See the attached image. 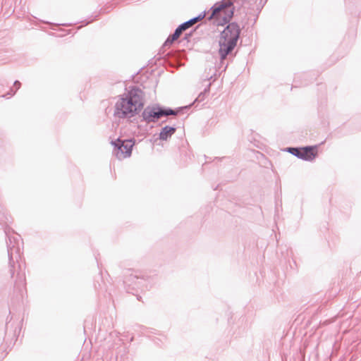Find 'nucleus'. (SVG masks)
<instances>
[{
  "label": "nucleus",
  "mask_w": 361,
  "mask_h": 361,
  "mask_svg": "<svg viewBox=\"0 0 361 361\" xmlns=\"http://www.w3.org/2000/svg\"><path fill=\"white\" fill-rule=\"evenodd\" d=\"M144 106V94L138 88H132L116 104V114L119 117H132Z\"/></svg>",
  "instance_id": "f257e3e1"
},
{
  "label": "nucleus",
  "mask_w": 361,
  "mask_h": 361,
  "mask_svg": "<svg viewBox=\"0 0 361 361\" xmlns=\"http://www.w3.org/2000/svg\"><path fill=\"white\" fill-rule=\"evenodd\" d=\"M239 33V27L234 23L229 24L221 32L219 39V54L221 59H225L236 45Z\"/></svg>",
  "instance_id": "f03ea898"
},
{
  "label": "nucleus",
  "mask_w": 361,
  "mask_h": 361,
  "mask_svg": "<svg viewBox=\"0 0 361 361\" xmlns=\"http://www.w3.org/2000/svg\"><path fill=\"white\" fill-rule=\"evenodd\" d=\"M233 14V8L231 2H219L212 7V12L209 19L216 25H224L229 22Z\"/></svg>",
  "instance_id": "7ed1b4c3"
},
{
  "label": "nucleus",
  "mask_w": 361,
  "mask_h": 361,
  "mask_svg": "<svg viewBox=\"0 0 361 361\" xmlns=\"http://www.w3.org/2000/svg\"><path fill=\"white\" fill-rule=\"evenodd\" d=\"M114 146V152L118 159H123L131 155L134 142L131 140H121L117 139L111 142Z\"/></svg>",
  "instance_id": "20e7f679"
},
{
  "label": "nucleus",
  "mask_w": 361,
  "mask_h": 361,
  "mask_svg": "<svg viewBox=\"0 0 361 361\" xmlns=\"http://www.w3.org/2000/svg\"><path fill=\"white\" fill-rule=\"evenodd\" d=\"M173 114H175V111L173 110H162L159 107L147 108L142 114L144 118L149 122L159 119L163 116Z\"/></svg>",
  "instance_id": "39448f33"
},
{
  "label": "nucleus",
  "mask_w": 361,
  "mask_h": 361,
  "mask_svg": "<svg viewBox=\"0 0 361 361\" xmlns=\"http://www.w3.org/2000/svg\"><path fill=\"white\" fill-rule=\"evenodd\" d=\"M317 145L306 146L304 147H301V154H300V159L305 161L313 160L317 154Z\"/></svg>",
  "instance_id": "423d86ee"
},
{
  "label": "nucleus",
  "mask_w": 361,
  "mask_h": 361,
  "mask_svg": "<svg viewBox=\"0 0 361 361\" xmlns=\"http://www.w3.org/2000/svg\"><path fill=\"white\" fill-rule=\"evenodd\" d=\"M204 17V15L202 16L200 15L197 18H194L180 25V27L184 31L187 30L188 28L192 27L193 25H195L196 23H197L199 20H202Z\"/></svg>",
  "instance_id": "0eeeda50"
},
{
  "label": "nucleus",
  "mask_w": 361,
  "mask_h": 361,
  "mask_svg": "<svg viewBox=\"0 0 361 361\" xmlns=\"http://www.w3.org/2000/svg\"><path fill=\"white\" fill-rule=\"evenodd\" d=\"M204 17V15L202 16L200 15L197 18H194L180 25V27L184 31L187 30L188 28L192 27L193 25H195L196 23H197L199 20H202Z\"/></svg>",
  "instance_id": "6e6552de"
},
{
  "label": "nucleus",
  "mask_w": 361,
  "mask_h": 361,
  "mask_svg": "<svg viewBox=\"0 0 361 361\" xmlns=\"http://www.w3.org/2000/svg\"><path fill=\"white\" fill-rule=\"evenodd\" d=\"M175 128L169 126L164 127L159 134V137L161 140H166L169 136L173 134Z\"/></svg>",
  "instance_id": "1a4fd4ad"
},
{
  "label": "nucleus",
  "mask_w": 361,
  "mask_h": 361,
  "mask_svg": "<svg viewBox=\"0 0 361 361\" xmlns=\"http://www.w3.org/2000/svg\"><path fill=\"white\" fill-rule=\"evenodd\" d=\"M184 30H182V28L179 26L174 32V33L172 35H170L168 39H166V44H172L174 41L177 40L180 35L182 34V32H183Z\"/></svg>",
  "instance_id": "9d476101"
},
{
  "label": "nucleus",
  "mask_w": 361,
  "mask_h": 361,
  "mask_svg": "<svg viewBox=\"0 0 361 361\" xmlns=\"http://www.w3.org/2000/svg\"><path fill=\"white\" fill-rule=\"evenodd\" d=\"M286 151L300 159V154H301V147H288Z\"/></svg>",
  "instance_id": "9b49d317"
},
{
  "label": "nucleus",
  "mask_w": 361,
  "mask_h": 361,
  "mask_svg": "<svg viewBox=\"0 0 361 361\" xmlns=\"http://www.w3.org/2000/svg\"><path fill=\"white\" fill-rule=\"evenodd\" d=\"M251 154H252L255 155V157H256L257 159H259V157H264V155H263L262 153H260V152H256L255 150H254V149H251L250 148V157H251Z\"/></svg>",
  "instance_id": "f8f14e48"
},
{
  "label": "nucleus",
  "mask_w": 361,
  "mask_h": 361,
  "mask_svg": "<svg viewBox=\"0 0 361 361\" xmlns=\"http://www.w3.org/2000/svg\"><path fill=\"white\" fill-rule=\"evenodd\" d=\"M260 11H261V8H258L257 13L255 16V18H254V23H255L257 21V19L258 18V14L260 13Z\"/></svg>",
  "instance_id": "ddd939ff"
}]
</instances>
